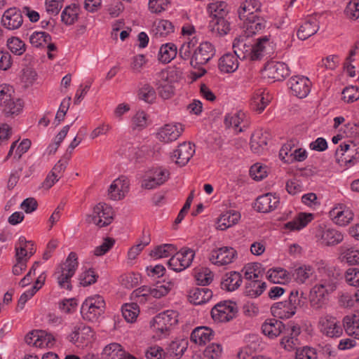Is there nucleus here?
<instances>
[{
    "mask_svg": "<svg viewBox=\"0 0 359 359\" xmlns=\"http://www.w3.org/2000/svg\"><path fill=\"white\" fill-rule=\"evenodd\" d=\"M321 278L310 291L309 301L311 306L316 310L323 308L326 297L336 290L341 273L334 266L325 264L323 261L316 264Z\"/></svg>",
    "mask_w": 359,
    "mask_h": 359,
    "instance_id": "obj_1",
    "label": "nucleus"
},
{
    "mask_svg": "<svg viewBox=\"0 0 359 359\" xmlns=\"http://www.w3.org/2000/svg\"><path fill=\"white\" fill-rule=\"evenodd\" d=\"M262 330L264 335L271 339L283 333L284 336L281 339L280 344L287 351L294 349L299 345L297 337L301 333V328L297 324L290 322L285 326L281 321L270 318L266 320L262 324Z\"/></svg>",
    "mask_w": 359,
    "mask_h": 359,
    "instance_id": "obj_2",
    "label": "nucleus"
},
{
    "mask_svg": "<svg viewBox=\"0 0 359 359\" xmlns=\"http://www.w3.org/2000/svg\"><path fill=\"white\" fill-rule=\"evenodd\" d=\"M78 268L76 254L72 252L69 254L65 263L61 264L56 270L54 276L60 288L67 290H72L71 278Z\"/></svg>",
    "mask_w": 359,
    "mask_h": 359,
    "instance_id": "obj_3",
    "label": "nucleus"
},
{
    "mask_svg": "<svg viewBox=\"0 0 359 359\" xmlns=\"http://www.w3.org/2000/svg\"><path fill=\"white\" fill-rule=\"evenodd\" d=\"M105 302L98 294L88 297L82 304L81 313L84 320L95 322L104 313Z\"/></svg>",
    "mask_w": 359,
    "mask_h": 359,
    "instance_id": "obj_4",
    "label": "nucleus"
},
{
    "mask_svg": "<svg viewBox=\"0 0 359 359\" xmlns=\"http://www.w3.org/2000/svg\"><path fill=\"white\" fill-rule=\"evenodd\" d=\"M300 302L299 292L297 290H292L287 300L276 302L271 306V312L274 316L279 318L288 319L296 313Z\"/></svg>",
    "mask_w": 359,
    "mask_h": 359,
    "instance_id": "obj_5",
    "label": "nucleus"
},
{
    "mask_svg": "<svg viewBox=\"0 0 359 359\" xmlns=\"http://www.w3.org/2000/svg\"><path fill=\"white\" fill-rule=\"evenodd\" d=\"M113 215V210L110 205L100 203L94 207L93 214L87 216L86 222L94 223L100 227L106 226L111 223Z\"/></svg>",
    "mask_w": 359,
    "mask_h": 359,
    "instance_id": "obj_6",
    "label": "nucleus"
},
{
    "mask_svg": "<svg viewBox=\"0 0 359 359\" xmlns=\"http://www.w3.org/2000/svg\"><path fill=\"white\" fill-rule=\"evenodd\" d=\"M195 257V251L184 247L180 251H176L174 255L168 260V266L176 272H180L189 267Z\"/></svg>",
    "mask_w": 359,
    "mask_h": 359,
    "instance_id": "obj_7",
    "label": "nucleus"
},
{
    "mask_svg": "<svg viewBox=\"0 0 359 359\" xmlns=\"http://www.w3.org/2000/svg\"><path fill=\"white\" fill-rule=\"evenodd\" d=\"M178 314L172 310H168L156 316L151 323V327L156 332L165 334L178 322Z\"/></svg>",
    "mask_w": 359,
    "mask_h": 359,
    "instance_id": "obj_8",
    "label": "nucleus"
},
{
    "mask_svg": "<svg viewBox=\"0 0 359 359\" xmlns=\"http://www.w3.org/2000/svg\"><path fill=\"white\" fill-rule=\"evenodd\" d=\"M215 55L213 45L205 41L197 47L191 57L190 65L194 67H199L207 64Z\"/></svg>",
    "mask_w": 359,
    "mask_h": 359,
    "instance_id": "obj_9",
    "label": "nucleus"
},
{
    "mask_svg": "<svg viewBox=\"0 0 359 359\" xmlns=\"http://www.w3.org/2000/svg\"><path fill=\"white\" fill-rule=\"evenodd\" d=\"M238 312L236 303L224 302L217 304L211 310V316L215 321L228 322L236 317Z\"/></svg>",
    "mask_w": 359,
    "mask_h": 359,
    "instance_id": "obj_10",
    "label": "nucleus"
},
{
    "mask_svg": "<svg viewBox=\"0 0 359 359\" xmlns=\"http://www.w3.org/2000/svg\"><path fill=\"white\" fill-rule=\"evenodd\" d=\"M237 257L236 250L231 248L224 246L213 249L209 255L210 262L217 266H224L232 263Z\"/></svg>",
    "mask_w": 359,
    "mask_h": 359,
    "instance_id": "obj_11",
    "label": "nucleus"
},
{
    "mask_svg": "<svg viewBox=\"0 0 359 359\" xmlns=\"http://www.w3.org/2000/svg\"><path fill=\"white\" fill-rule=\"evenodd\" d=\"M169 171L163 168H156L150 170L146 178L142 181L141 187L146 189H152L164 184L169 178Z\"/></svg>",
    "mask_w": 359,
    "mask_h": 359,
    "instance_id": "obj_12",
    "label": "nucleus"
},
{
    "mask_svg": "<svg viewBox=\"0 0 359 359\" xmlns=\"http://www.w3.org/2000/svg\"><path fill=\"white\" fill-rule=\"evenodd\" d=\"M320 332L328 337H339L343 333L340 322L334 316L326 315L320 318Z\"/></svg>",
    "mask_w": 359,
    "mask_h": 359,
    "instance_id": "obj_13",
    "label": "nucleus"
},
{
    "mask_svg": "<svg viewBox=\"0 0 359 359\" xmlns=\"http://www.w3.org/2000/svg\"><path fill=\"white\" fill-rule=\"evenodd\" d=\"M287 85L294 96L304 98L310 93L311 82L306 76H295L289 79Z\"/></svg>",
    "mask_w": 359,
    "mask_h": 359,
    "instance_id": "obj_14",
    "label": "nucleus"
},
{
    "mask_svg": "<svg viewBox=\"0 0 359 359\" xmlns=\"http://www.w3.org/2000/svg\"><path fill=\"white\" fill-rule=\"evenodd\" d=\"M316 237L322 244L327 246L336 245L344 239V236L340 231L335 229L326 227L318 229Z\"/></svg>",
    "mask_w": 359,
    "mask_h": 359,
    "instance_id": "obj_15",
    "label": "nucleus"
},
{
    "mask_svg": "<svg viewBox=\"0 0 359 359\" xmlns=\"http://www.w3.org/2000/svg\"><path fill=\"white\" fill-rule=\"evenodd\" d=\"M23 23L22 12L15 7L8 8L1 18V25L8 30L20 28Z\"/></svg>",
    "mask_w": 359,
    "mask_h": 359,
    "instance_id": "obj_16",
    "label": "nucleus"
},
{
    "mask_svg": "<svg viewBox=\"0 0 359 359\" xmlns=\"http://www.w3.org/2000/svg\"><path fill=\"white\" fill-rule=\"evenodd\" d=\"M195 153L194 145L190 142H183L174 150L170 156L172 161L180 166L185 165Z\"/></svg>",
    "mask_w": 359,
    "mask_h": 359,
    "instance_id": "obj_17",
    "label": "nucleus"
},
{
    "mask_svg": "<svg viewBox=\"0 0 359 359\" xmlns=\"http://www.w3.org/2000/svg\"><path fill=\"white\" fill-rule=\"evenodd\" d=\"M130 182L126 176H121L113 181L108 190L111 200L118 201L123 198L129 191Z\"/></svg>",
    "mask_w": 359,
    "mask_h": 359,
    "instance_id": "obj_18",
    "label": "nucleus"
},
{
    "mask_svg": "<svg viewBox=\"0 0 359 359\" xmlns=\"http://www.w3.org/2000/svg\"><path fill=\"white\" fill-rule=\"evenodd\" d=\"M280 203V198L272 193L262 195L256 199L255 208L258 212L267 213L273 211Z\"/></svg>",
    "mask_w": 359,
    "mask_h": 359,
    "instance_id": "obj_19",
    "label": "nucleus"
},
{
    "mask_svg": "<svg viewBox=\"0 0 359 359\" xmlns=\"http://www.w3.org/2000/svg\"><path fill=\"white\" fill-rule=\"evenodd\" d=\"M264 70L266 76L276 81L283 80L289 76L290 72L288 66L285 63L273 61L268 62Z\"/></svg>",
    "mask_w": 359,
    "mask_h": 359,
    "instance_id": "obj_20",
    "label": "nucleus"
},
{
    "mask_svg": "<svg viewBox=\"0 0 359 359\" xmlns=\"http://www.w3.org/2000/svg\"><path fill=\"white\" fill-rule=\"evenodd\" d=\"M182 124H165L157 133V137L161 142L168 143L176 140L183 132Z\"/></svg>",
    "mask_w": 359,
    "mask_h": 359,
    "instance_id": "obj_21",
    "label": "nucleus"
},
{
    "mask_svg": "<svg viewBox=\"0 0 359 359\" xmlns=\"http://www.w3.org/2000/svg\"><path fill=\"white\" fill-rule=\"evenodd\" d=\"M214 335L215 332L209 327L200 326L191 332L190 340L198 346H205L213 339Z\"/></svg>",
    "mask_w": 359,
    "mask_h": 359,
    "instance_id": "obj_22",
    "label": "nucleus"
},
{
    "mask_svg": "<svg viewBox=\"0 0 359 359\" xmlns=\"http://www.w3.org/2000/svg\"><path fill=\"white\" fill-rule=\"evenodd\" d=\"M233 53L241 60L250 57L252 55V44L246 37H240L234 39L233 43Z\"/></svg>",
    "mask_w": 359,
    "mask_h": 359,
    "instance_id": "obj_23",
    "label": "nucleus"
},
{
    "mask_svg": "<svg viewBox=\"0 0 359 359\" xmlns=\"http://www.w3.org/2000/svg\"><path fill=\"white\" fill-rule=\"evenodd\" d=\"M102 356L104 359H136L130 354L126 353L117 343L106 346L102 351Z\"/></svg>",
    "mask_w": 359,
    "mask_h": 359,
    "instance_id": "obj_24",
    "label": "nucleus"
},
{
    "mask_svg": "<svg viewBox=\"0 0 359 359\" xmlns=\"http://www.w3.org/2000/svg\"><path fill=\"white\" fill-rule=\"evenodd\" d=\"M334 222L340 226H346L350 223L353 218L352 211L342 205L334 208L330 211Z\"/></svg>",
    "mask_w": 359,
    "mask_h": 359,
    "instance_id": "obj_25",
    "label": "nucleus"
},
{
    "mask_svg": "<svg viewBox=\"0 0 359 359\" xmlns=\"http://www.w3.org/2000/svg\"><path fill=\"white\" fill-rule=\"evenodd\" d=\"M319 29L316 18L310 17L307 18L299 27L297 35L301 40H306L315 34Z\"/></svg>",
    "mask_w": 359,
    "mask_h": 359,
    "instance_id": "obj_26",
    "label": "nucleus"
},
{
    "mask_svg": "<svg viewBox=\"0 0 359 359\" xmlns=\"http://www.w3.org/2000/svg\"><path fill=\"white\" fill-rule=\"evenodd\" d=\"M358 149L359 147L355 148V145L351 147L350 144L343 142L336 150L335 158L339 163H351L353 159H355L353 153Z\"/></svg>",
    "mask_w": 359,
    "mask_h": 359,
    "instance_id": "obj_27",
    "label": "nucleus"
},
{
    "mask_svg": "<svg viewBox=\"0 0 359 359\" xmlns=\"http://www.w3.org/2000/svg\"><path fill=\"white\" fill-rule=\"evenodd\" d=\"M208 28L212 34L216 36H222L226 35L230 30V24L228 20L223 17H212L210 20Z\"/></svg>",
    "mask_w": 359,
    "mask_h": 359,
    "instance_id": "obj_28",
    "label": "nucleus"
},
{
    "mask_svg": "<svg viewBox=\"0 0 359 359\" xmlns=\"http://www.w3.org/2000/svg\"><path fill=\"white\" fill-rule=\"evenodd\" d=\"M261 4L258 0H245L238 10V15L241 20H246L257 15L255 13L260 11Z\"/></svg>",
    "mask_w": 359,
    "mask_h": 359,
    "instance_id": "obj_29",
    "label": "nucleus"
},
{
    "mask_svg": "<svg viewBox=\"0 0 359 359\" xmlns=\"http://www.w3.org/2000/svg\"><path fill=\"white\" fill-rule=\"evenodd\" d=\"M212 297V292L206 287H196L190 290L189 297L190 302L200 305L208 302Z\"/></svg>",
    "mask_w": 359,
    "mask_h": 359,
    "instance_id": "obj_30",
    "label": "nucleus"
},
{
    "mask_svg": "<svg viewBox=\"0 0 359 359\" xmlns=\"http://www.w3.org/2000/svg\"><path fill=\"white\" fill-rule=\"evenodd\" d=\"M238 57L233 53H226L219 60L218 67L224 73L234 72L238 67Z\"/></svg>",
    "mask_w": 359,
    "mask_h": 359,
    "instance_id": "obj_31",
    "label": "nucleus"
},
{
    "mask_svg": "<svg viewBox=\"0 0 359 359\" xmlns=\"http://www.w3.org/2000/svg\"><path fill=\"white\" fill-rule=\"evenodd\" d=\"M242 283V277L240 273L231 271L224 275L221 283L222 289L227 291H234L238 289Z\"/></svg>",
    "mask_w": 359,
    "mask_h": 359,
    "instance_id": "obj_32",
    "label": "nucleus"
},
{
    "mask_svg": "<svg viewBox=\"0 0 359 359\" xmlns=\"http://www.w3.org/2000/svg\"><path fill=\"white\" fill-rule=\"evenodd\" d=\"M343 326L348 335L359 339V316L355 314L344 316Z\"/></svg>",
    "mask_w": 359,
    "mask_h": 359,
    "instance_id": "obj_33",
    "label": "nucleus"
},
{
    "mask_svg": "<svg viewBox=\"0 0 359 359\" xmlns=\"http://www.w3.org/2000/svg\"><path fill=\"white\" fill-rule=\"evenodd\" d=\"M268 143V135L262 131H256L251 136L250 148L255 154H259L262 152Z\"/></svg>",
    "mask_w": 359,
    "mask_h": 359,
    "instance_id": "obj_34",
    "label": "nucleus"
},
{
    "mask_svg": "<svg viewBox=\"0 0 359 359\" xmlns=\"http://www.w3.org/2000/svg\"><path fill=\"white\" fill-rule=\"evenodd\" d=\"M266 287V283L259 280L246 281L244 293L246 296L255 298L260 296Z\"/></svg>",
    "mask_w": 359,
    "mask_h": 359,
    "instance_id": "obj_35",
    "label": "nucleus"
},
{
    "mask_svg": "<svg viewBox=\"0 0 359 359\" xmlns=\"http://www.w3.org/2000/svg\"><path fill=\"white\" fill-rule=\"evenodd\" d=\"M312 219V214L301 212L292 221L287 222L285 224V228L290 231H299L304 228Z\"/></svg>",
    "mask_w": 359,
    "mask_h": 359,
    "instance_id": "obj_36",
    "label": "nucleus"
},
{
    "mask_svg": "<svg viewBox=\"0 0 359 359\" xmlns=\"http://www.w3.org/2000/svg\"><path fill=\"white\" fill-rule=\"evenodd\" d=\"M177 54V46L172 43H168L161 46L158 59L162 63L168 64L176 57Z\"/></svg>",
    "mask_w": 359,
    "mask_h": 359,
    "instance_id": "obj_37",
    "label": "nucleus"
},
{
    "mask_svg": "<svg viewBox=\"0 0 359 359\" xmlns=\"http://www.w3.org/2000/svg\"><path fill=\"white\" fill-rule=\"evenodd\" d=\"M187 344L185 340L172 341L167 348L168 357L170 359H180L187 350Z\"/></svg>",
    "mask_w": 359,
    "mask_h": 359,
    "instance_id": "obj_38",
    "label": "nucleus"
},
{
    "mask_svg": "<svg viewBox=\"0 0 359 359\" xmlns=\"http://www.w3.org/2000/svg\"><path fill=\"white\" fill-rule=\"evenodd\" d=\"M137 97L147 104H153L156 100V93L149 83H142L138 89Z\"/></svg>",
    "mask_w": 359,
    "mask_h": 359,
    "instance_id": "obj_39",
    "label": "nucleus"
},
{
    "mask_svg": "<svg viewBox=\"0 0 359 359\" xmlns=\"http://www.w3.org/2000/svg\"><path fill=\"white\" fill-rule=\"evenodd\" d=\"M241 218L239 212L232 210L224 213L218 219V228L220 230H225L236 224Z\"/></svg>",
    "mask_w": 359,
    "mask_h": 359,
    "instance_id": "obj_40",
    "label": "nucleus"
},
{
    "mask_svg": "<svg viewBox=\"0 0 359 359\" xmlns=\"http://www.w3.org/2000/svg\"><path fill=\"white\" fill-rule=\"evenodd\" d=\"M313 273L314 269L312 266L304 264L294 270L292 276L297 283L304 284L311 277Z\"/></svg>",
    "mask_w": 359,
    "mask_h": 359,
    "instance_id": "obj_41",
    "label": "nucleus"
},
{
    "mask_svg": "<svg viewBox=\"0 0 359 359\" xmlns=\"http://www.w3.org/2000/svg\"><path fill=\"white\" fill-rule=\"evenodd\" d=\"M271 100V96L264 92H257L252 97V106L258 113H262Z\"/></svg>",
    "mask_w": 359,
    "mask_h": 359,
    "instance_id": "obj_42",
    "label": "nucleus"
},
{
    "mask_svg": "<svg viewBox=\"0 0 359 359\" xmlns=\"http://www.w3.org/2000/svg\"><path fill=\"white\" fill-rule=\"evenodd\" d=\"M79 8L75 4H71L65 8L61 14L62 21L67 25H71L78 18Z\"/></svg>",
    "mask_w": 359,
    "mask_h": 359,
    "instance_id": "obj_43",
    "label": "nucleus"
},
{
    "mask_svg": "<svg viewBox=\"0 0 359 359\" xmlns=\"http://www.w3.org/2000/svg\"><path fill=\"white\" fill-rule=\"evenodd\" d=\"M177 250L175 245L166 243L156 247L150 255L156 259L168 257L174 255Z\"/></svg>",
    "mask_w": 359,
    "mask_h": 359,
    "instance_id": "obj_44",
    "label": "nucleus"
},
{
    "mask_svg": "<svg viewBox=\"0 0 359 359\" xmlns=\"http://www.w3.org/2000/svg\"><path fill=\"white\" fill-rule=\"evenodd\" d=\"M50 41V35L45 32H34L29 36L30 43L36 48L44 47Z\"/></svg>",
    "mask_w": 359,
    "mask_h": 359,
    "instance_id": "obj_45",
    "label": "nucleus"
},
{
    "mask_svg": "<svg viewBox=\"0 0 359 359\" xmlns=\"http://www.w3.org/2000/svg\"><path fill=\"white\" fill-rule=\"evenodd\" d=\"M269 39L265 36L257 39L254 45H252V60H259L264 53L266 45L269 43Z\"/></svg>",
    "mask_w": 359,
    "mask_h": 359,
    "instance_id": "obj_46",
    "label": "nucleus"
},
{
    "mask_svg": "<svg viewBox=\"0 0 359 359\" xmlns=\"http://www.w3.org/2000/svg\"><path fill=\"white\" fill-rule=\"evenodd\" d=\"M208 9L212 17L225 18L229 13L227 4L223 1H215L208 5Z\"/></svg>",
    "mask_w": 359,
    "mask_h": 359,
    "instance_id": "obj_47",
    "label": "nucleus"
},
{
    "mask_svg": "<svg viewBox=\"0 0 359 359\" xmlns=\"http://www.w3.org/2000/svg\"><path fill=\"white\" fill-rule=\"evenodd\" d=\"M123 318L128 323H133L137 318L140 312L136 303L125 304L121 309Z\"/></svg>",
    "mask_w": 359,
    "mask_h": 359,
    "instance_id": "obj_48",
    "label": "nucleus"
},
{
    "mask_svg": "<svg viewBox=\"0 0 359 359\" xmlns=\"http://www.w3.org/2000/svg\"><path fill=\"white\" fill-rule=\"evenodd\" d=\"M159 95L163 99H169L174 94V87L172 83L167 79H162L156 83Z\"/></svg>",
    "mask_w": 359,
    "mask_h": 359,
    "instance_id": "obj_49",
    "label": "nucleus"
},
{
    "mask_svg": "<svg viewBox=\"0 0 359 359\" xmlns=\"http://www.w3.org/2000/svg\"><path fill=\"white\" fill-rule=\"evenodd\" d=\"M288 276V272L283 268L270 269L267 272L268 279L273 283L287 280Z\"/></svg>",
    "mask_w": 359,
    "mask_h": 359,
    "instance_id": "obj_50",
    "label": "nucleus"
},
{
    "mask_svg": "<svg viewBox=\"0 0 359 359\" xmlns=\"http://www.w3.org/2000/svg\"><path fill=\"white\" fill-rule=\"evenodd\" d=\"M7 46L8 49L16 55H22L26 50L25 43L18 37H12L8 39Z\"/></svg>",
    "mask_w": 359,
    "mask_h": 359,
    "instance_id": "obj_51",
    "label": "nucleus"
},
{
    "mask_svg": "<svg viewBox=\"0 0 359 359\" xmlns=\"http://www.w3.org/2000/svg\"><path fill=\"white\" fill-rule=\"evenodd\" d=\"M174 32V26L172 22L167 20H161L158 22L155 34L159 36H166Z\"/></svg>",
    "mask_w": 359,
    "mask_h": 359,
    "instance_id": "obj_52",
    "label": "nucleus"
},
{
    "mask_svg": "<svg viewBox=\"0 0 359 359\" xmlns=\"http://www.w3.org/2000/svg\"><path fill=\"white\" fill-rule=\"evenodd\" d=\"M244 114L241 111H236L233 114H228L224 118V125L226 128L234 127L237 128L243 120Z\"/></svg>",
    "mask_w": 359,
    "mask_h": 359,
    "instance_id": "obj_53",
    "label": "nucleus"
},
{
    "mask_svg": "<svg viewBox=\"0 0 359 359\" xmlns=\"http://www.w3.org/2000/svg\"><path fill=\"white\" fill-rule=\"evenodd\" d=\"M342 99L351 103L359 99V88L353 86L346 87L342 91Z\"/></svg>",
    "mask_w": 359,
    "mask_h": 359,
    "instance_id": "obj_54",
    "label": "nucleus"
},
{
    "mask_svg": "<svg viewBox=\"0 0 359 359\" xmlns=\"http://www.w3.org/2000/svg\"><path fill=\"white\" fill-rule=\"evenodd\" d=\"M133 129L141 130L147 126V116L143 111H139L133 117Z\"/></svg>",
    "mask_w": 359,
    "mask_h": 359,
    "instance_id": "obj_55",
    "label": "nucleus"
},
{
    "mask_svg": "<svg viewBox=\"0 0 359 359\" xmlns=\"http://www.w3.org/2000/svg\"><path fill=\"white\" fill-rule=\"evenodd\" d=\"M222 348L219 344L212 343L206 347L203 355L208 359H219L222 355Z\"/></svg>",
    "mask_w": 359,
    "mask_h": 359,
    "instance_id": "obj_56",
    "label": "nucleus"
},
{
    "mask_svg": "<svg viewBox=\"0 0 359 359\" xmlns=\"http://www.w3.org/2000/svg\"><path fill=\"white\" fill-rule=\"evenodd\" d=\"M170 3V0H149L148 6L151 13L157 14L165 11Z\"/></svg>",
    "mask_w": 359,
    "mask_h": 359,
    "instance_id": "obj_57",
    "label": "nucleus"
},
{
    "mask_svg": "<svg viewBox=\"0 0 359 359\" xmlns=\"http://www.w3.org/2000/svg\"><path fill=\"white\" fill-rule=\"evenodd\" d=\"M4 111L8 114H18L22 109V102L20 100L14 101L11 98L8 103L2 106Z\"/></svg>",
    "mask_w": 359,
    "mask_h": 359,
    "instance_id": "obj_58",
    "label": "nucleus"
},
{
    "mask_svg": "<svg viewBox=\"0 0 359 359\" xmlns=\"http://www.w3.org/2000/svg\"><path fill=\"white\" fill-rule=\"evenodd\" d=\"M344 13L350 19H358L359 18V0H351L344 10Z\"/></svg>",
    "mask_w": 359,
    "mask_h": 359,
    "instance_id": "obj_59",
    "label": "nucleus"
},
{
    "mask_svg": "<svg viewBox=\"0 0 359 359\" xmlns=\"http://www.w3.org/2000/svg\"><path fill=\"white\" fill-rule=\"evenodd\" d=\"M97 276L93 269H88L83 272L79 276V283L86 287L95 283Z\"/></svg>",
    "mask_w": 359,
    "mask_h": 359,
    "instance_id": "obj_60",
    "label": "nucleus"
},
{
    "mask_svg": "<svg viewBox=\"0 0 359 359\" xmlns=\"http://www.w3.org/2000/svg\"><path fill=\"white\" fill-rule=\"evenodd\" d=\"M31 146V141L28 139H24L20 144L18 146L14 156H13V164L22 163L20 159L23 154L27 151Z\"/></svg>",
    "mask_w": 359,
    "mask_h": 359,
    "instance_id": "obj_61",
    "label": "nucleus"
},
{
    "mask_svg": "<svg viewBox=\"0 0 359 359\" xmlns=\"http://www.w3.org/2000/svg\"><path fill=\"white\" fill-rule=\"evenodd\" d=\"M250 175L257 181L262 180L267 175L266 167L262 166L259 163H255L251 166Z\"/></svg>",
    "mask_w": 359,
    "mask_h": 359,
    "instance_id": "obj_62",
    "label": "nucleus"
},
{
    "mask_svg": "<svg viewBox=\"0 0 359 359\" xmlns=\"http://www.w3.org/2000/svg\"><path fill=\"white\" fill-rule=\"evenodd\" d=\"M213 280V274L208 269H203L196 275V280L199 285H208Z\"/></svg>",
    "mask_w": 359,
    "mask_h": 359,
    "instance_id": "obj_63",
    "label": "nucleus"
},
{
    "mask_svg": "<svg viewBox=\"0 0 359 359\" xmlns=\"http://www.w3.org/2000/svg\"><path fill=\"white\" fill-rule=\"evenodd\" d=\"M346 281L348 285L354 287H359V269L350 268L345 273Z\"/></svg>",
    "mask_w": 359,
    "mask_h": 359,
    "instance_id": "obj_64",
    "label": "nucleus"
}]
</instances>
